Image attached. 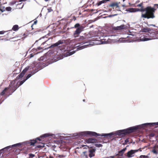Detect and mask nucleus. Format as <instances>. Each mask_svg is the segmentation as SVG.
<instances>
[{"mask_svg": "<svg viewBox=\"0 0 158 158\" xmlns=\"http://www.w3.org/2000/svg\"><path fill=\"white\" fill-rule=\"evenodd\" d=\"M26 80L25 79H24L23 81H20L19 82V86H20V85H22L24 82H25V81H26Z\"/></svg>", "mask_w": 158, "mask_h": 158, "instance_id": "nucleus-22", "label": "nucleus"}, {"mask_svg": "<svg viewBox=\"0 0 158 158\" xmlns=\"http://www.w3.org/2000/svg\"><path fill=\"white\" fill-rule=\"evenodd\" d=\"M65 156H64L63 155H60L59 154H56V157L57 158H62V157H63Z\"/></svg>", "mask_w": 158, "mask_h": 158, "instance_id": "nucleus-21", "label": "nucleus"}, {"mask_svg": "<svg viewBox=\"0 0 158 158\" xmlns=\"http://www.w3.org/2000/svg\"><path fill=\"white\" fill-rule=\"evenodd\" d=\"M20 143H17L15 144H14L13 145V146H16L17 145H20Z\"/></svg>", "mask_w": 158, "mask_h": 158, "instance_id": "nucleus-38", "label": "nucleus"}, {"mask_svg": "<svg viewBox=\"0 0 158 158\" xmlns=\"http://www.w3.org/2000/svg\"><path fill=\"white\" fill-rule=\"evenodd\" d=\"M23 6H24V4H23L22 5V7H19V8H22L23 7Z\"/></svg>", "mask_w": 158, "mask_h": 158, "instance_id": "nucleus-44", "label": "nucleus"}, {"mask_svg": "<svg viewBox=\"0 0 158 158\" xmlns=\"http://www.w3.org/2000/svg\"><path fill=\"white\" fill-rule=\"evenodd\" d=\"M122 6H123V7H124L125 6V5H122Z\"/></svg>", "mask_w": 158, "mask_h": 158, "instance_id": "nucleus-50", "label": "nucleus"}, {"mask_svg": "<svg viewBox=\"0 0 158 158\" xmlns=\"http://www.w3.org/2000/svg\"><path fill=\"white\" fill-rule=\"evenodd\" d=\"M120 3V2H112L109 5V6L111 7L114 10L120 11V6L119 5Z\"/></svg>", "mask_w": 158, "mask_h": 158, "instance_id": "nucleus-8", "label": "nucleus"}, {"mask_svg": "<svg viewBox=\"0 0 158 158\" xmlns=\"http://www.w3.org/2000/svg\"><path fill=\"white\" fill-rule=\"evenodd\" d=\"M74 27L77 28L76 30L74 31L73 34V37L76 38L79 36L80 34L83 31L84 27L82 26H81L78 23L76 24Z\"/></svg>", "mask_w": 158, "mask_h": 158, "instance_id": "nucleus-6", "label": "nucleus"}, {"mask_svg": "<svg viewBox=\"0 0 158 158\" xmlns=\"http://www.w3.org/2000/svg\"><path fill=\"white\" fill-rule=\"evenodd\" d=\"M150 25V26H153V27H156V26H155V25H153V24H151V25Z\"/></svg>", "mask_w": 158, "mask_h": 158, "instance_id": "nucleus-43", "label": "nucleus"}, {"mask_svg": "<svg viewBox=\"0 0 158 158\" xmlns=\"http://www.w3.org/2000/svg\"><path fill=\"white\" fill-rule=\"evenodd\" d=\"M18 83H16L14 81L11 82L9 87H7L8 90L6 94L8 96L11 95L19 86V85H18Z\"/></svg>", "mask_w": 158, "mask_h": 158, "instance_id": "nucleus-4", "label": "nucleus"}, {"mask_svg": "<svg viewBox=\"0 0 158 158\" xmlns=\"http://www.w3.org/2000/svg\"><path fill=\"white\" fill-rule=\"evenodd\" d=\"M14 37H11V36L10 37V38H14Z\"/></svg>", "mask_w": 158, "mask_h": 158, "instance_id": "nucleus-49", "label": "nucleus"}, {"mask_svg": "<svg viewBox=\"0 0 158 158\" xmlns=\"http://www.w3.org/2000/svg\"><path fill=\"white\" fill-rule=\"evenodd\" d=\"M31 74H29L27 75V77H26V79H25L26 80H27L29 78H30L31 76Z\"/></svg>", "mask_w": 158, "mask_h": 158, "instance_id": "nucleus-29", "label": "nucleus"}, {"mask_svg": "<svg viewBox=\"0 0 158 158\" xmlns=\"http://www.w3.org/2000/svg\"><path fill=\"white\" fill-rule=\"evenodd\" d=\"M63 43V41L62 40H60L58 41L55 44L51 45L49 48H52L55 47L59 45L62 44ZM49 47H48L46 48H45L44 49H45L47 48H48Z\"/></svg>", "mask_w": 158, "mask_h": 158, "instance_id": "nucleus-12", "label": "nucleus"}, {"mask_svg": "<svg viewBox=\"0 0 158 158\" xmlns=\"http://www.w3.org/2000/svg\"><path fill=\"white\" fill-rule=\"evenodd\" d=\"M9 34H10V33H9L8 34V35H9Z\"/></svg>", "mask_w": 158, "mask_h": 158, "instance_id": "nucleus-53", "label": "nucleus"}, {"mask_svg": "<svg viewBox=\"0 0 158 158\" xmlns=\"http://www.w3.org/2000/svg\"><path fill=\"white\" fill-rule=\"evenodd\" d=\"M96 149H90L89 150V156L91 158L95 156V152Z\"/></svg>", "mask_w": 158, "mask_h": 158, "instance_id": "nucleus-11", "label": "nucleus"}, {"mask_svg": "<svg viewBox=\"0 0 158 158\" xmlns=\"http://www.w3.org/2000/svg\"><path fill=\"white\" fill-rule=\"evenodd\" d=\"M143 125L145 126L148 125H149L151 127H152L156 125H158V122L147 123L143 124Z\"/></svg>", "mask_w": 158, "mask_h": 158, "instance_id": "nucleus-16", "label": "nucleus"}, {"mask_svg": "<svg viewBox=\"0 0 158 158\" xmlns=\"http://www.w3.org/2000/svg\"><path fill=\"white\" fill-rule=\"evenodd\" d=\"M45 42H46L43 43H42V44H44L45 43Z\"/></svg>", "mask_w": 158, "mask_h": 158, "instance_id": "nucleus-47", "label": "nucleus"}, {"mask_svg": "<svg viewBox=\"0 0 158 158\" xmlns=\"http://www.w3.org/2000/svg\"><path fill=\"white\" fill-rule=\"evenodd\" d=\"M22 4V3H20V4H19L17 5H21Z\"/></svg>", "mask_w": 158, "mask_h": 158, "instance_id": "nucleus-48", "label": "nucleus"}, {"mask_svg": "<svg viewBox=\"0 0 158 158\" xmlns=\"http://www.w3.org/2000/svg\"><path fill=\"white\" fill-rule=\"evenodd\" d=\"M95 146L97 147H102V146L101 144H95Z\"/></svg>", "mask_w": 158, "mask_h": 158, "instance_id": "nucleus-26", "label": "nucleus"}, {"mask_svg": "<svg viewBox=\"0 0 158 158\" xmlns=\"http://www.w3.org/2000/svg\"><path fill=\"white\" fill-rule=\"evenodd\" d=\"M125 0H123V2H124V1H125Z\"/></svg>", "mask_w": 158, "mask_h": 158, "instance_id": "nucleus-55", "label": "nucleus"}, {"mask_svg": "<svg viewBox=\"0 0 158 158\" xmlns=\"http://www.w3.org/2000/svg\"><path fill=\"white\" fill-rule=\"evenodd\" d=\"M140 158H148V156H147L144 155H141L140 157Z\"/></svg>", "mask_w": 158, "mask_h": 158, "instance_id": "nucleus-27", "label": "nucleus"}, {"mask_svg": "<svg viewBox=\"0 0 158 158\" xmlns=\"http://www.w3.org/2000/svg\"><path fill=\"white\" fill-rule=\"evenodd\" d=\"M44 147V145H38L37 146V147L38 148H43Z\"/></svg>", "mask_w": 158, "mask_h": 158, "instance_id": "nucleus-36", "label": "nucleus"}, {"mask_svg": "<svg viewBox=\"0 0 158 158\" xmlns=\"http://www.w3.org/2000/svg\"><path fill=\"white\" fill-rule=\"evenodd\" d=\"M25 35V33L23 34L22 35H21L20 36V37L21 38H25V36H24Z\"/></svg>", "mask_w": 158, "mask_h": 158, "instance_id": "nucleus-34", "label": "nucleus"}, {"mask_svg": "<svg viewBox=\"0 0 158 158\" xmlns=\"http://www.w3.org/2000/svg\"><path fill=\"white\" fill-rule=\"evenodd\" d=\"M38 49L39 50H40V49H42V48L41 47H39V48H38Z\"/></svg>", "mask_w": 158, "mask_h": 158, "instance_id": "nucleus-45", "label": "nucleus"}, {"mask_svg": "<svg viewBox=\"0 0 158 158\" xmlns=\"http://www.w3.org/2000/svg\"><path fill=\"white\" fill-rule=\"evenodd\" d=\"M36 23H37V21H35V22H34V24H36Z\"/></svg>", "mask_w": 158, "mask_h": 158, "instance_id": "nucleus-46", "label": "nucleus"}, {"mask_svg": "<svg viewBox=\"0 0 158 158\" xmlns=\"http://www.w3.org/2000/svg\"><path fill=\"white\" fill-rule=\"evenodd\" d=\"M157 33L151 30L148 34H145V35H142L140 37V40L142 41H147L157 38Z\"/></svg>", "mask_w": 158, "mask_h": 158, "instance_id": "nucleus-3", "label": "nucleus"}, {"mask_svg": "<svg viewBox=\"0 0 158 158\" xmlns=\"http://www.w3.org/2000/svg\"><path fill=\"white\" fill-rule=\"evenodd\" d=\"M150 31H151V29L150 28L147 27L146 28H142L141 30V31L142 32H147V34H148Z\"/></svg>", "mask_w": 158, "mask_h": 158, "instance_id": "nucleus-15", "label": "nucleus"}, {"mask_svg": "<svg viewBox=\"0 0 158 158\" xmlns=\"http://www.w3.org/2000/svg\"><path fill=\"white\" fill-rule=\"evenodd\" d=\"M0 10L2 12H3V11H5V9L4 7H1V8H0Z\"/></svg>", "mask_w": 158, "mask_h": 158, "instance_id": "nucleus-28", "label": "nucleus"}, {"mask_svg": "<svg viewBox=\"0 0 158 158\" xmlns=\"http://www.w3.org/2000/svg\"><path fill=\"white\" fill-rule=\"evenodd\" d=\"M26 0H19V2H22V1H25Z\"/></svg>", "mask_w": 158, "mask_h": 158, "instance_id": "nucleus-41", "label": "nucleus"}, {"mask_svg": "<svg viewBox=\"0 0 158 158\" xmlns=\"http://www.w3.org/2000/svg\"><path fill=\"white\" fill-rule=\"evenodd\" d=\"M8 88H5L4 89L0 94V104L4 101L6 98L7 95L6 94L8 92Z\"/></svg>", "mask_w": 158, "mask_h": 158, "instance_id": "nucleus-7", "label": "nucleus"}, {"mask_svg": "<svg viewBox=\"0 0 158 158\" xmlns=\"http://www.w3.org/2000/svg\"><path fill=\"white\" fill-rule=\"evenodd\" d=\"M5 10L7 11H10L11 10V8L10 6L6 8Z\"/></svg>", "mask_w": 158, "mask_h": 158, "instance_id": "nucleus-23", "label": "nucleus"}, {"mask_svg": "<svg viewBox=\"0 0 158 158\" xmlns=\"http://www.w3.org/2000/svg\"><path fill=\"white\" fill-rule=\"evenodd\" d=\"M29 158H32L35 156V155L31 153L29 154Z\"/></svg>", "mask_w": 158, "mask_h": 158, "instance_id": "nucleus-25", "label": "nucleus"}, {"mask_svg": "<svg viewBox=\"0 0 158 158\" xmlns=\"http://www.w3.org/2000/svg\"><path fill=\"white\" fill-rule=\"evenodd\" d=\"M49 135L47 134H44L41 136L39 138H37L35 139L31 140L27 142V143L29 144L30 145L34 146L35 143H38L41 140L40 138H44L49 136Z\"/></svg>", "mask_w": 158, "mask_h": 158, "instance_id": "nucleus-5", "label": "nucleus"}, {"mask_svg": "<svg viewBox=\"0 0 158 158\" xmlns=\"http://www.w3.org/2000/svg\"><path fill=\"white\" fill-rule=\"evenodd\" d=\"M48 12H50L52 11V10L51 9V8H48Z\"/></svg>", "mask_w": 158, "mask_h": 158, "instance_id": "nucleus-33", "label": "nucleus"}, {"mask_svg": "<svg viewBox=\"0 0 158 158\" xmlns=\"http://www.w3.org/2000/svg\"><path fill=\"white\" fill-rule=\"evenodd\" d=\"M105 2H106V1H105V0H103L100 1L98 2L96 4V5L98 6H99L101 5L102 4L104 3Z\"/></svg>", "mask_w": 158, "mask_h": 158, "instance_id": "nucleus-17", "label": "nucleus"}, {"mask_svg": "<svg viewBox=\"0 0 158 158\" xmlns=\"http://www.w3.org/2000/svg\"><path fill=\"white\" fill-rule=\"evenodd\" d=\"M126 149V148H125L118 152L119 154V156H120V158H121V157L123 156V154L125 152Z\"/></svg>", "mask_w": 158, "mask_h": 158, "instance_id": "nucleus-14", "label": "nucleus"}, {"mask_svg": "<svg viewBox=\"0 0 158 158\" xmlns=\"http://www.w3.org/2000/svg\"><path fill=\"white\" fill-rule=\"evenodd\" d=\"M16 2L15 1L12 2L10 3V5H14L15 4Z\"/></svg>", "mask_w": 158, "mask_h": 158, "instance_id": "nucleus-32", "label": "nucleus"}, {"mask_svg": "<svg viewBox=\"0 0 158 158\" xmlns=\"http://www.w3.org/2000/svg\"><path fill=\"white\" fill-rule=\"evenodd\" d=\"M24 76V74H23V73H21L17 77V78L18 79H19L21 78H22Z\"/></svg>", "mask_w": 158, "mask_h": 158, "instance_id": "nucleus-19", "label": "nucleus"}, {"mask_svg": "<svg viewBox=\"0 0 158 158\" xmlns=\"http://www.w3.org/2000/svg\"><path fill=\"white\" fill-rule=\"evenodd\" d=\"M5 31H0V34H4Z\"/></svg>", "mask_w": 158, "mask_h": 158, "instance_id": "nucleus-39", "label": "nucleus"}, {"mask_svg": "<svg viewBox=\"0 0 158 158\" xmlns=\"http://www.w3.org/2000/svg\"><path fill=\"white\" fill-rule=\"evenodd\" d=\"M70 54L69 55H71L72 54L71 53V52H70Z\"/></svg>", "mask_w": 158, "mask_h": 158, "instance_id": "nucleus-54", "label": "nucleus"}, {"mask_svg": "<svg viewBox=\"0 0 158 158\" xmlns=\"http://www.w3.org/2000/svg\"><path fill=\"white\" fill-rule=\"evenodd\" d=\"M83 102H85V99H83Z\"/></svg>", "mask_w": 158, "mask_h": 158, "instance_id": "nucleus-51", "label": "nucleus"}, {"mask_svg": "<svg viewBox=\"0 0 158 158\" xmlns=\"http://www.w3.org/2000/svg\"><path fill=\"white\" fill-rule=\"evenodd\" d=\"M143 4L142 3H140L139 4L137 5V7H141V8H143V6H142Z\"/></svg>", "mask_w": 158, "mask_h": 158, "instance_id": "nucleus-30", "label": "nucleus"}, {"mask_svg": "<svg viewBox=\"0 0 158 158\" xmlns=\"http://www.w3.org/2000/svg\"><path fill=\"white\" fill-rule=\"evenodd\" d=\"M28 69V68H26L24 69H23L21 73H23V74H25V73L27 71Z\"/></svg>", "mask_w": 158, "mask_h": 158, "instance_id": "nucleus-20", "label": "nucleus"}, {"mask_svg": "<svg viewBox=\"0 0 158 158\" xmlns=\"http://www.w3.org/2000/svg\"><path fill=\"white\" fill-rule=\"evenodd\" d=\"M19 28V26L17 25H14L12 28V29L15 31H17Z\"/></svg>", "mask_w": 158, "mask_h": 158, "instance_id": "nucleus-18", "label": "nucleus"}, {"mask_svg": "<svg viewBox=\"0 0 158 158\" xmlns=\"http://www.w3.org/2000/svg\"><path fill=\"white\" fill-rule=\"evenodd\" d=\"M129 142V140L128 139H127L125 141V142L126 143H127Z\"/></svg>", "mask_w": 158, "mask_h": 158, "instance_id": "nucleus-37", "label": "nucleus"}, {"mask_svg": "<svg viewBox=\"0 0 158 158\" xmlns=\"http://www.w3.org/2000/svg\"><path fill=\"white\" fill-rule=\"evenodd\" d=\"M138 128V127H130L127 129L118 131H116L114 133L111 132L109 134H101L97 133L95 132L86 131L81 132L79 133V135L80 136H86L89 135L90 136H101L110 137L112 135L115 134L119 136L123 137L128 134L134 132Z\"/></svg>", "mask_w": 158, "mask_h": 158, "instance_id": "nucleus-1", "label": "nucleus"}, {"mask_svg": "<svg viewBox=\"0 0 158 158\" xmlns=\"http://www.w3.org/2000/svg\"><path fill=\"white\" fill-rule=\"evenodd\" d=\"M125 25H123L119 26L114 27H113V29L115 30H120L125 28Z\"/></svg>", "mask_w": 158, "mask_h": 158, "instance_id": "nucleus-13", "label": "nucleus"}, {"mask_svg": "<svg viewBox=\"0 0 158 158\" xmlns=\"http://www.w3.org/2000/svg\"><path fill=\"white\" fill-rule=\"evenodd\" d=\"M151 135H152V136H154V135H153V134H151Z\"/></svg>", "mask_w": 158, "mask_h": 158, "instance_id": "nucleus-52", "label": "nucleus"}, {"mask_svg": "<svg viewBox=\"0 0 158 158\" xmlns=\"http://www.w3.org/2000/svg\"><path fill=\"white\" fill-rule=\"evenodd\" d=\"M85 141L87 143H94L98 142V140L94 138H89L86 139Z\"/></svg>", "mask_w": 158, "mask_h": 158, "instance_id": "nucleus-10", "label": "nucleus"}, {"mask_svg": "<svg viewBox=\"0 0 158 158\" xmlns=\"http://www.w3.org/2000/svg\"><path fill=\"white\" fill-rule=\"evenodd\" d=\"M156 9L151 6H148L145 8H141L140 9L130 8L127 9L126 11L130 12H135L139 11L145 12V13L142 14L141 17L144 18L149 19H153L155 17L154 13Z\"/></svg>", "mask_w": 158, "mask_h": 158, "instance_id": "nucleus-2", "label": "nucleus"}, {"mask_svg": "<svg viewBox=\"0 0 158 158\" xmlns=\"http://www.w3.org/2000/svg\"><path fill=\"white\" fill-rule=\"evenodd\" d=\"M87 43V41L85 39H84L83 40L82 42L80 44H84L85 43Z\"/></svg>", "mask_w": 158, "mask_h": 158, "instance_id": "nucleus-31", "label": "nucleus"}, {"mask_svg": "<svg viewBox=\"0 0 158 158\" xmlns=\"http://www.w3.org/2000/svg\"><path fill=\"white\" fill-rule=\"evenodd\" d=\"M116 156H119L118 157H120V156H119V154L118 153L116 155Z\"/></svg>", "mask_w": 158, "mask_h": 158, "instance_id": "nucleus-42", "label": "nucleus"}, {"mask_svg": "<svg viewBox=\"0 0 158 158\" xmlns=\"http://www.w3.org/2000/svg\"><path fill=\"white\" fill-rule=\"evenodd\" d=\"M35 54H33L32 53H31L30 54V55H29V57L30 58H31L32 57H33L34 56V55Z\"/></svg>", "mask_w": 158, "mask_h": 158, "instance_id": "nucleus-35", "label": "nucleus"}, {"mask_svg": "<svg viewBox=\"0 0 158 158\" xmlns=\"http://www.w3.org/2000/svg\"><path fill=\"white\" fill-rule=\"evenodd\" d=\"M152 152L154 154H157L158 153L157 151L156 150V149L154 148L152 150Z\"/></svg>", "mask_w": 158, "mask_h": 158, "instance_id": "nucleus-24", "label": "nucleus"}, {"mask_svg": "<svg viewBox=\"0 0 158 158\" xmlns=\"http://www.w3.org/2000/svg\"><path fill=\"white\" fill-rule=\"evenodd\" d=\"M110 158H120V157H117V158H115V157H114V156H110Z\"/></svg>", "mask_w": 158, "mask_h": 158, "instance_id": "nucleus-40", "label": "nucleus"}, {"mask_svg": "<svg viewBox=\"0 0 158 158\" xmlns=\"http://www.w3.org/2000/svg\"><path fill=\"white\" fill-rule=\"evenodd\" d=\"M138 151V150H131L128 151L127 153V154H125V155L127 156L128 158L132 157L134 156V155L135 153L137 152Z\"/></svg>", "mask_w": 158, "mask_h": 158, "instance_id": "nucleus-9", "label": "nucleus"}]
</instances>
